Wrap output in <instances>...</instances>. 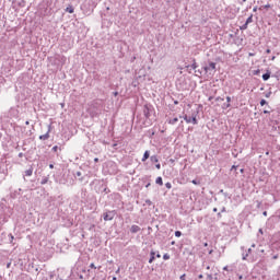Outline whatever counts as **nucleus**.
<instances>
[{
    "label": "nucleus",
    "instance_id": "obj_7",
    "mask_svg": "<svg viewBox=\"0 0 280 280\" xmlns=\"http://www.w3.org/2000/svg\"><path fill=\"white\" fill-rule=\"evenodd\" d=\"M222 108H231V96H226V103L222 105Z\"/></svg>",
    "mask_w": 280,
    "mask_h": 280
},
{
    "label": "nucleus",
    "instance_id": "obj_8",
    "mask_svg": "<svg viewBox=\"0 0 280 280\" xmlns=\"http://www.w3.org/2000/svg\"><path fill=\"white\" fill-rule=\"evenodd\" d=\"M156 253H154V250L150 252V259H149V264H153L154 259H155Z\"/></svg>",
    "mask_w": 280,
    "mask_h": 280
},
{
    "label": "nucleus",
    "instance_id": "obj_42",
    "mask_svg": "<svg viewBox=\"0 0 280 280\" xmlns=\"http://www.w3.org/2000/svg\"><path fill=\"white\" fill-rule=\"evenodd\" d=\"M156 257H158V259H161V254L158 253V254H156Z\"/></svg>",
    "mask_w": 280,
    "mask_h": 280
},
{
    "label": "nucleus",
    "instance_id": "obj_59",
    "mask_svg": "<svg viewBox=\"0 0 280 280\" xmlns=\"http://www.w3.org/2000/svg\"><path fill=\"white\" fill-rule=\"evenodd\" d=\"M20 159L23 156V153H19Z\"/></svg>",
    "mask_w": 280,
    "mask_h": 280
},
{
    "label": "nucleus",
    "instance_id": "obj_63",
    "mask_svg": "<svg viewBox=\"0 0 280 280\" xmlns=\"http://www.w3.org/2000/svg\"><path fill=\"white\" fill-rule=\"evenodd\" d=\"M203 246H209V244H208V243H205Z\"/></svg>",
    "mask_w": 280,
    "mask_h": 280
},
{
    "label": "nucleus",
    "instance_id": "obj_13",
    "mask_svg": "<svg viewBox=\"0 0 280 280\" xmlns=\"http://www.w3.org/2000/svg\"><path fill=\"white\" fill-rule=\"evenodd\" d=\"M150 161H151V163H159V156H156V155H151V156H150Z\"/></svg>",
    "mask_w": 280,
    "mask_h": 280
},
{
    "label": "nucleus",
    "instance_id": "obj_9",
    "mask_svg": "<svg viewBox=\"0 0 280 280\" xmlns=\"http://www.w3.org/2000/svg\"><path fill=\"white\" fill-rule=\"evenodd\" d=\"M194 69L197 70L198 69V63L196 62V59L192 60V65L191 66H186V69Z\"/></svg>",
    "mask_w": 280,
    "mask_h": 280
},
{
    "label": "nucleus",
    "instance_id": "obj_48",
    "mask_svg": "<svg viewBox=\"0 0 280 280\" xmlns=\"http://www.w3.org/2000/svg\"><path fill=\"white\" fill-rule=\"evenodd\" d=\"M198 279H203V276H202V275H199V276H198Z\"/></svg>",
    "mask_w": 280,
    "mask_h": 280
},
{
    "label": "nucleus",
    "instance_id": "obj_28",
    "mask_svg": "<svg viewBox=\"0 0 280 280\" xmlns=\"http://www.w3.org/2000/svg\"><path fill=\"white\" fill-rule=\"evenodd\" d=\"M215 102H224V98L218 96V97L215 98Z\"/></svg>",
    "mask_w": 280,
    "mask_h": 280
},
{
    "label": "nucleus",
    "instance_id": "obj_26",
    "mask_svg": "<svg viewBox=\"0 0 280 280\" xmlns=\"http://www.w3.org/2000/svg\"><path fill=\"white\" fill-rule=\"evenodd\" d=\"M52 152H58V150H60V148L58 147V145H55V147H52Z\"/></svg>",
    "mask_w": 280,
    "mask_h": 280
},
{
    "label": "nucleus",
    "instance_id": "obj_39",
    "mask_svg": "<svg viewBox=\"0 0 280 280\" xmlns=\"http://www.w3.org/2000/svg\"><path fill=\"white\" fill-rule=\"evenodd\" d=\"M262 215H265V218L268 215V211H264Z\"/></svg>",
    "mask_w": 280,
    "mask_h": 280
},
{
    "label": "nucleus",
    "instance_id": "obj_24",
    "mask_svg": "<svg viewBox=\"0 0 280 280\" xmlns=\"http://www.w3.org/2000/svg\"><path fill=\"white\" fill-rule=\"evenodd\" d=\"M191 183H192V185H200V180H198V179H192Z\"/></svg>",
    "mask_w": 280,
    "mask_h": 280
},
{
    "label": "nucleus",
    "instance_id": "obj_53",
    "mask_svg": "<svg viewBox=\"0 0 280 280\" xmlns=\"http://www.w3.org/2000/svg\"><path fill=\"white\" fill-rule=\"evenodd\" d=\"M217 211H218V208H213V212L217 213Z\"/></svg>",
    "mask_w": 280,
    "mask_h": 280
},
{
    "label": "nucleus",
    "instance_id": "obj_23",
    "mask_svg": "<svg viewBox=\"0 0 280 280\" xmlns=\"http://www.w3.org/2000/svg\"><path fill=\"white\" fill-rule=\"evenodd\" d=\"M165 187H166V189H172V183L167 182V183L165 184Z\"/></svg>",
    "mask_w": 280,
    "mask_h": 280
},
{
    "label": "nucleus",
    "instance_id": "obj_11",
    "mask_svg": "<svg viewBox=\"0 0 280 280\" xmlns=\"http://www.w3.org/2000/svg\"><path fill=\"white\" fill-rule=\"evenodd\" d=\"M262 80L265 82H268V80H270V71H267L265 74H262Z\"/></svg>",
    "mask_w": 280,
    "mask_h": 280
},
{
    "label": "nucleus",
    "instance_id": "obj_45",
    "mask_svg": "<svg viewBox=\"0 0 280 280\" xmlns=\"http://www.w3.org/2000/svg\"><path fill=\"white\" fill-rule=\"evenodd\" d=\"M213 100V96H209L208 102H211Z\"/></svg>",
    "mask_w": 280,
    "mask_h": 280
},
{
    "label": "nucleus",
    "instance_id": "obj_50",
    "mask_svg": "<svg viewBox=\"0 0 280 280\" xmlns=\"http://www.w3.org/2000/svg\"><path fill=\"white\" fill-rule=\"evenodd\" d=\"M272 259H279V256L276 255V256L272 257Z\"/></svg>",
    "mask_w": 280,
    "mask_h": 280
},
{
    "label": "nucleus",
    "instance_id": "obj_25",
    "mask_svg": "<svg viewBox=\"0 0 280 280\" xmlns=\"http://www.w3.org/2000/svg\"><path fill=\"white\" fill-rule=\"evenodd\" d=\"M266 104H268V102L262 98V100L260 101V106H266Z\"/></svg>",
    "mask_w": 280,
    "mask_h": 280
},
{
    "label": "nucleus",
    "instance_id": "obj_31",
    "mask_svg": "<svg viewBox=\"0 0 280 280\" xmlns=\"http://www.w3.org/2000/svg\"><path fill=\"white\" fill-rule=\"evenodd\" d=\"M262 113H264V115H270V110H268V109H265Z\"/></svg>",
    "mask_w": 280,
    "mask_h": 280
},
{
    "label": "nucleus",
    "instance_id": "obj_10",
    "mask_svg": "<svg viewBox=\"0 0 280 280\" xmlns=\"http://www.w3.org/2000/svg\"><path fill=\"white\" fill-rule=\"evenodd\" d=\"M147 159H150V151H148V150L144 152V154L142 156V160H141L142 163H145Z\"/></svg>",
    "mask_w": 280,
    "mask_h": 280
},
{
    "label": "nucleus",
    "instance_id": "obj_57",
    "mask_svg": "<svg viewBox=\"0 0 280 280\" xmlns=\"http://www.w3.org/2000/svg\"><path fill=\"white\" fill-rule=\"evenodd\" d=\"M208 278L213 279V277L211 275H208Z\"/></svg>",
    "mask_w": 280,
    "mask_h": 280
},
{
    "label": "nucleus",
    "instance_id": "obj_36",
    "mask_svg": "<svg viewBox=\"0 0 280 280\" xmlns=\"http://www.w3.org/2000/svg\"><path fill=\"white\" fill-rule=\"evenodd\" d=\"M250 253H253V249H252V248H248L247 255H250Z\"/></svg>",
    "mask_w": 280,
    "mask_h": 280
},
{
    "label": "nucleus",
    "instance_id": "obj_18",
    "mask_svg": "<svg viewBox=\"0 0 280 280\" xmlns=\"http://www.w3.org/2000/svg\"><path fill=\"white\" fill-rule=\"evenodd\" d=\"M245 23H246V25H250V23H253V14L247 18Z\"/></svg>",
    "mask_w": 280,
    "mask_h": 280
},
{
    "label": "nucleus",
    "instance_id": "obj_37",
    "mask_svg": "<svg viewBox=\"0 0 280 280\" xmlns=\"http://www.w3.org/2000/svg\"><path fill=\"white\" fill-rule=\"evenodd\" d=\"M258 233H260L261 235H264V230H262V229H259V230H258Z\"/></svg>",
    "mask_w": 280,
    "mask_h": 280
},
{
    "label": "nucleus",
    "instance_id": "obj_17",
    "mask_svg": "<svg viewBox=\"0 0 280 280\" xmlns=\"http://www.w3.org/2000/svg\"><path fill=\"white\" fill-rule=\"evenodd\" d=\"M168 124H171V126H174L175 124H178V118L170 119Z\"/></svg>",
    "mask_w": 280,
    "mask_h": 280
},
{
    "label": "nucleus",
    "instance_id": "obj_40",
    "mask_svg": "<svg viewBox=\"0 0 280 280\" xmlns=\"http://www.w3.org/2000/svg\"><path fill=\"white\" fill-rule=\"evenodd\" d=\"M113 95L117 97V95H119V92H114Z\"/></svg>",
    "mask_w": 280,
    "mask_h": 280
},
{
    "label": "nucleus",
    "instance_id": "obj_35",
    "mask_svg": "<svg viewBox=\"0 0 280 280\" xmlns=\"http://www.w3.org/2000/svg\"><path fill=\"white\" fill-rule=\"evenodd\" d=\"M94 163H100V159H98V158H95V159H94Z\"/></svg>",
    "mask_w": 280,
    "mask_h": 280
},
{
    "label": "nucleus",
    "instance_id": "obj_52",
    "mask_svg": "<svg viewBox=\"0 0 280 280\" xmlns=\"http://www.w3.org/2000/svg\"><path fill=\"white\" fill-rule=\"evenodd\" d=\"M218 217H219V218H222V212H219V213H218Z\"/></svg>",
    "mask_w": 280,
    "mask_h": 280
},
{
    "label": "nucleus",
    "instance_id": "obj_19",
    "mask_svg": "<svg viewBox=\"0 0 280 280\" xmlns=\"http://www.w3.org/2000/svg\"><path fill=\"white\" fill-rule=\"evenodd\" d=\"M19 8H25V0H21L19 3H18Z\"/></svg>",
    "mask_w": 280,
    "mask_h": 280
},
{
    "label": "nucleus",
    "instance_id": "obj_6",
    "mask_svg": "<svg viewBox=\"0 0 280 280\" xmlns=\"http://www.w3.org/2000/svg\"><path fill=\"white\" fill-rule=\"evenodd\" d=\"M139 231H141L139 225H131L130 233H139Z\"/></svg>",
    "mask_w": 280,
    "mask_h": 280
},
{
    "label": "nucleus",
    "instance_id": "obj_49",
    "mask_svg": "<svg viewBox=\"0 0 280 280\" xmlns=\"http://www.w3.org/2000/svg\"><path fill=\"white\" fill-rule=\"evenodd\" d=\"M50 170H54V164H49Z\"/></svg>",
    "mask_w": 280,
    "mask_h": 280
},
{
    "label": "nucleus",
    "instance_id": "obj_4",
    "mask_svg": "<svg viewBox=\"0 0 280 280\" xmlns=\"http://www.w3.org/2000/svg\"><path fill=\"white\" fill-rule=\"evenodd\" d=\"M151 113H152V107L145 105L143 108V115H144V117H147V119H150Z\"/></svg>",
    "mask_w": 280,
    "mask_h": 280
},
{
    "label": "nucleus",
    "instance_id": "obj_64",
    "mask_svg": "<svg viewBox=\"0 0 280 280\" xmlns=\"http://www.w3.org/2000/svg\"><path fill=\"white\" fill-rule=\"evenodd\" d=\"M113 280H117V277H113Z\"/></svg>",
    "mask_w": 280,
    "mask_h": 280
},
{
    "label": "nucleus",
    "instance_id": "obj_32",
    "mask_svg": "<svg viewBox=\"0 0 280 280\" xmlns=\"http://www.w3.org/2000/svg\"><path fill=\"white\" fill-rule=\"evenodd\" d=\"M75 176H78V177L82 176V172L78 171V172L75 173Z\"/></svg>",
    "mask_w": 280,
    "mask_h": 280
},
{
    "label": "nucleus",
    "instance_id": "obj_21",
    "mask_svg": "<svg viewBox=\"0 0 280 280\" xmlns=\"http://www.w3.org/2000/svg\"><path fill=\"white\" fill-rule=\"evenodd\" d=\"M183 235V232L180 231H175V237H180Z\"/></svg>",
    "mask_w": 280,
    "mask_h": 280
},
{
    "label": "nucleus",
    "instance_id": "obj_12",
    "mask_svg": "<svg viewBox=\"0 0 280 280\" xmlns=\"http://www.w3.org/2000/svg\"><path fill=\"white\" fill-rule=\"evenodd\" d=\"M49 183V176H45L40 180V185H47Z\"/></svg>",
    "mask_w": 280,
    "mask_h": 280
},
{
    "label": "nucleus",
    "instance_id": "obj_46",
    "mask_svg": "<svg viewBox=\"0 0 280 280\" xmlns=\"http://www.w3.org/2000/svg\"><path fill=\"white\" fill-rule=\"evenodd\" d=\"M208 253H209V255H212L213 254V249H210Z\"/></svg>",
    "mask_w": 280,
    "mask_h": 280
},
{
    "label": "nucleus",
    "instance_id": "obj_34",
    "mask_svg": "<svg viewBox=\"0 0 280 280\" xmlns=\"http://www.w3.org/2000/svg\"><path fill=\"white\" fill-rule=\"evenodd\" d=\"M90 268H94V269H95V268H97V267H95V264L92 262V264L90 265Z\"/></svg>",
    "mask_w": 280,
    "mask_h": 280
},
{
    "label": "nucleus",
    "instance_id": "obj_5",
    "mask_svg": "<svg viewBox=\"0 0 280 280\" xmlns=\"http://www.w3.org/2000/svg\"><path fill=\"white\" fill-rule=\"evenodd\" d=\"M49 132H51L50 127L45 135L39 136L40 141H47V139H49Z\"/></svg>",
    "mask_w": 280,
    "mask_h": 280
},
{
    "label": "nucleus",
    "instance_id": "obj_27",
    "mask_svg": "<svg viewBox=\"0 0 280 280\" xmlns=\"http://www.w3.org/2000/svg\"><path fill=\"white\" fill-rule=\"evenodd\" d=\"M9 237H10V244H12V242H14V235L9 234Z\"/></svg>",
    "mask_w": 280,
    "mask_h": 280
},
{
    "label": "nucleus",
    "instance_id": "obj_16",
    "mask_svg": "<svg viewBox=\"0 0 280 280\" xmlns=\"http://www.w3.org/2000/svg\"><path fill=\"white\" fill-rule=\"evenodd\" d=\"M156 185L163 186V177H158L155 179Z\"/></svg>",
    "mask_w": 280,
    "mask_h": 280
},
{
    "label": "nucleus",
    "instance_id": "obj_14",
    "mask_svg": "<svg viewBox=\"0 0 280 280\" xmlns=\"http://www.w3.org/2000/svg\"><path fill=\"white\" fill-rule=\"evenodd\" d=\"M32 174H34V168H28L25 171V176H32Z\"/></svg>",
    "mask_w": 280,
    "mask_h": 280
},
{
    "label": "nucleus",
    "instance_id": "obj_1",
    "mask_svg": "<svg viewBox=\"0 0 280 280\" xmlns=\"http://www.w3.org/2000/svg\"><path fill=\"white\" fill-rule=\"evenodd\" d=\"M180 119H184L186 124H192V126H198V118L196 117V114H191V116L184 115L179 116Z\"/></svg>",
    "mask_w": 280,
    "mask_h": 280
},
{
    "label": "nucleus",
    "instance_id": "obj_61",
    "mask_svg": "<svg viewBox=\"0 0 280 280\" xmlns=\"http://www.w3.org/2000/svg\"><path fill=\"white\" fill-rule=\"evenodd\" d=\"M265 8H270V4L265 5Z\"/></svg>",
    "mask_w": 280,
    "mask_h": 280
},
{
    "label": "nucleus",
    "instance_id": "obj_20",
    "mask_svg": "<svg viewBox=\"0 0 280 280\" xmlns=\"http://www.w3.org/2000/svg\"><path fill=\"white\" fill-rule=\"evenodd\" d=\"M240 30L244 31V30H248V24H246V22L240 27Z\"/></svg>",
    "mask_w": 280,
    "mask_h": 280
},
{
    "label": "nucleus",
    "instance_id": "obj_60",
    "mask_svg": "<svg viewBox=\"0 0 280 280\" xmlns=\"http://www.w3.org/2000/svg\"><path fill=\"white\" fill-rule=\"evenodd\" d=\"M145 187H147V188H148V187H150V183H149V184H147V185H145Z\"/></svg>",
    "mask_w": 280,
    "mask_h": 280
},
{
    "label": "nucleus",
    "instance_id": "obj_33",
    "mask_svg": "<svg viewBox=\"0 0 280 280\" xmlns=\"http://www.w3.org/2000/svg\"><path fill=\"white\" fill-rule=\"evenodd\" d=\"M179 279H180V280H185V279H186V275H185V273L182 275V276L179 277Z\"/></svg>",
    "mask_w": 280,
    "mask_h": 280
},
{
    "label": "nucleus",
    "instance_id": "obj_22",
    "mask_svg": "<svg viewBox=\"0 0 280 280\" xmlns=\"http://www.w3.org/2000/svg\"><path fill=\"white\" fill-rule=\"evenodd\" d=\"M163 259H164V261H167V259H170V254H164Z\"/></svg>",
    "mask_w": 280,
    "mask_h": 280
},
{
    "label": "nucleus",
    "instance_id": "obj_55",
    "mask_svg": "<svg viewBox=\"0 0 280 280\" xmlns=\"http://www.w3.org/2000/svg\"><path fill=\"white\" fill-rule=\"evenodd\" d=\"M232 170H237V166L233 165V166H232Z\"/></svg>",
    "mask_w": 280,
    "mask_h": 280
},
{
    "label": "nucleus",
    "instance_id": "obj_58",
    "mask_svg": "<svg viewBox=\"0 0 280 280\" xmlns=\"http://www.w3.org/2000/svg\"><path fill=\"white\" fill-rule=\"evenodd\" d=\"M256 10H257V7H255V8L253 9V12H256Z\"/></svg>",
    "mask_w": 280,
    "mask_h": 280
},
{
    "label": "nucleus",
    "instance_id": "obj_62",
    "mask_svg": "<svg viewBox=\"0 0 280 280\" xmlns=\"http://www.w3.org/2000/svg\"><path fill=\"white\" fill-rule=\"evenodd\" d=\"M238 279H241V280H242V279H243V276H238Z\"/></svg>",
    "mask_w": 280,
    "mask_h": 280
},
{
    "label": "nucleus",
    "instance_id": "obj_30",
    "mask_svg": "<svg viewBox=\"0 0 280 280\" xmlns=\"http://www.w3.org/2000/svg\"><path fill=\"white\" fill-rule=\"evenodd\" d=\"M247 257H248V254H243V261H246Z\"/></svg>",
    "mask_w": 280,
    "mask_h": 280
},
{
    "label": "nucleus",
    "instance_id": "obj_56",
    "mask_svg": "<svg viewBox=\"0 0 280 280\" xmlns=\"http://www.w3.org/2000/svg\"><path fill=\"white\" fill-rule=\"evenodd\" d=\"M276 58H277L276 56H272V57H271V60H275Z\"/></svg>",
    "mask_w": 280,
    "mask_h": 280
},
{
    "label": "nucleus",
    "instance_id": "obj_54",
    "mask_svg": "<svg viewBox=\"0 0 280 280\" xmlns=\"http://www.w3.org/2000/svg\"><path fill=\"white\" fill-rule=\"evenodd\" d=\"M119 271H120V269L118 268V269L116 270V275H119Z\"/></svg>",
    "mask_w": 280,
    "mask_h": 280
},
{
    "label": "nucleus",
    "instance_id": "obj_41",
    "mask_svg": "<svg viewBox=\"0 0 280 280\" xmlns=\"http://www.w3.org/2000/svg\"><path fill=\"white\" fill-rule=\"evenodd\" d=\"M174 245H176V242H175V241H172V242H171V246H174Z\"/></svg>",
    "mask_w": 280,
    "mask_h": 280
},
{
    "label": "nucleus",
    "instance_id": "obj_2",
    "mask_svg": "<svg viewBox=\"0 0 280 280\" xmlns=\"http://www.w3.org/2000/svg\"><path fill=\"white\" fill-rule=\"evenodd\" d=\"M115 210L107 211L103 214V219L105 222H110L112 220H115Z\"/></svg>",
    "mask_w": 280,
    "mask_h": 280
},
{
    "label": "nucleus",
    "instance_id": "obj_47",
    "mask_svg": "<svg viewBox=\"0 0 280 280\" xmlns=\"http://www.w3.org/2000/svg\"><path fill=\"white\" fill-rule=\"evenodd\" d=\"M223 270H229V266L223 267Z\"/></svg>",
    "mask_w": 280,
    "mask_h": 280
},
{
    "label": "nucleus",
    "instance_id": "obj_29",
    "mask_svg": "<svg viewBox=\"0 0 280 280\" xmlns=\"http://www.w3.org/2000/svg\"><path fill=\"white\" fill-rule=\"evenodd\" d=\"M195 73H198L197 75H202V71L201 70H195Z\"/></svg>",
    "mask_w": 280,
    "mask_h": 280
},
{
    "label": "nucleus",
    "instance_id": "obj_38",
    "mask_svg": "<svg viewBox=\"0 0 280 280\" xmlns=\"http://www.w3.org/2000/svg\"><path fill=\"white\" fill-rule=\"evenodd\" d=\"M156 170H161V164L155 165Z\"/></svg>",
    "mask_w": 280,
    "mask_h": 280
},
{
    "label": "nucleus",
    "instance_id": "obj_3",
    "mask_svg": "<svg viewBox=\"0 0 280 280\" xmlns=\"http://www.w3.org/2000/svg\"><path fill=\"white\" fill-rule=\"evenodd\" d=\"M203 71L209 73V71H215V62L210 61L207 66L203 67Z\"/></svg>",
    "mask_w": 280,
    "mask_h": 280
},
{
    "label": "nucleus",
    "instance_id": "obj_51",
    "mask_svg": "<svg viewBox=\"0 0 280 280\" xmlns=\"http://www.w3.org/2000/svg\"><path fill=\"white\" fill-rule=\"evenodd\" d=\"M25 125H26V126H30V120H26V121H25Z\"/></svg>",
    "mask_w": 280,
    "mask_h": 280
},
{
    "label": "nucleus",
    "instance_id": "obj_15",
    "mask_svg": "<svg viewBox=\"0 0 280 280\" xmlns=\"http://www.w3.org/2000/svg\"><path fill=\"white\" fill-rule=\"evenodd\" d=\"M66 12H68L69 14H73V12H74L73 7H71V5L67 7Z\"/></svg>",
    "mask_w": 280,
    "mask_h": 280
},
{
    "label": "nucleus",
    "instance_id": "obj_44",
    "mask_svg": "<svg viewBox=\"0 0 280 280\" xmlns=\"http://www.w3.org/2000/svg\"><path fill=\"white\" fill-rule=\"evenodd\" d=\"M271 52V50H270V48H268L267 50H266V54H270Z\"/></svg>",
    "mask_w": 280,
    "mask_h": 280
},
{
    "label": "nucleus",
    "instance_id": "obj_43",
    "mask_svg": "<svg viewBox=\"0 0 280 280\" xmlns=\"http://www.w3.org/2000/svg\"><path fill=\"white\" fill-rule=\"evenodd\" d=\"M226 211V208H222L221 213H224Z\"/></svg>",
    "mask_w": 280,
    "mask_h": 280
}]
</instances>
